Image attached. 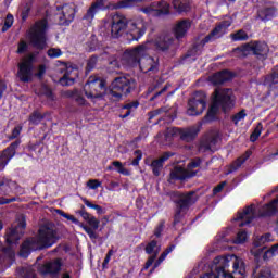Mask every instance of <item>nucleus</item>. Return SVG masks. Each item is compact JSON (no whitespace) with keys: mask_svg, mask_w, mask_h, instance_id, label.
<instances>
[{"mask_svg":"<svg viewBox=\"0 0 278 278\" xmlns=\"http://www.w3.org/2000/svg\"><path fill=\"white\" fill-rule=\"evenodd\" d=\"M216 251H218V245H208L188 278H194L195 275L203 273V270H207V268H210L211 273H205L200 278H244L247 276V265L244 264V260L235 254L217 256L213 260L211 266L207 267L212 253H216Z\"/></svg>","mask_w":278,"mask_h":278,"instance_id":"obj_1","label":"nucleus"},{"mask_svg":"<svg viewBox=\"0 0 278 278\" xmlns=\"http://www.w3.org/2000/svg\"><path fill=\"white\" fill-rule=\"evenodd\" d=\"M173 40L168 35H162L154 41L148 40L135 49L126 50L123 54L122 62L124 66L134 67L139 66L141 73H157V59L147 55L151 49L157 51H166L172 45Z\"/></svg>","mask_w":278,"mask_h":278,"instance_id":"obj_2","label":"nucleus"},{"mask_svg":"<svg viewBox=\"0 0 278 278\" xmlns=\"http://www.w3.org/2000/svg\"><path fill=\"white\" fill-rule=\"evenodd\" d=\"M126 31V38L128 42L140 40L144 34H147V22L142 16H136L127 18L118 13L112 16L111 34L113 38L123 36Z\"/></svg>","mask_w":278,"mask_h":278,"instance_id":"obj_3","label":"nucleus"},{"mask_svg":"<svg viewBox=\"0 0 278 278\" xmlns=\"http://www.w3.org/2000/svg\"><path fill=\"white\" fill-rule=\"evenodd\" d=\"M58 242V232L51 225H43L39 228L37 237L27 239L21 247V257H29L31 251H40V249H49Z\"/></svg>","mask_w":278,"mask_h":278,"instance_id":"obj_4","label":"nucleus"},{"mask_svg":"<svg viewBox=\"0 0 278 278\" xmlns=\"http://www.w3.org/2000/svg\"><path fill=\"white\" fill-rule=\"evenodd\" d=\"M25 227H27L25 217L20 216L15 224L7 231L5 242L9 244V248L0 249V266H2L3 269L10 268V266L14 264V257L16 254L14 253L12 245L16 244L18 240H21Z\"/></svg>","mask_w":278,"mask_h":278,"instance_id":"obj_5","label":"nucleus"},{"mask_svg":"<svg viewBox=\"0 0 278 278\" xmlns=\"http://www.w3.org/2000/svg\"><path fill=\"white\" fill-rule=\"evenodd\" d=\"M277 210L278 197L263 206H255L254 204H251L242 211H239L235 222L237 223L238 227H247V225H251L255 218H260L262 216H273L277 213Z\"/></svg>","mask_w":278,"mask_h":278,"instance_id":"obj_6","label":"nucleus"},{"mask_svg":"<svg viewBox=\"0 0 278 278\" xmlns=\"http://www.w3.org/2000/svg\"><path fill=\"white\" fill-rule=\"evenodd\" d=\"M236 105V97L231 89H216L213 97V103L207 112V121H214V116L218 113V110L223 112H229L233 110Z\"/></svg>","mask_w":278,"mask_h":278,"instance_id":"obj_7","label":"nucleus"},{"mask_svg":"<svg viewBox=\"0 0 278 278\" xmlns=\"http://www.w3.org/2000/svg\"><path fill=\"white\" fill-rule=\"evenodd\" d=\"M49 25L47 20L37 21L28 31V40L35 49H45L47 47V29Z\"/></svg>","mask_w":278,"mask_h":278,"instance_id":"obj_8","label":"nucleus"},{"mask_svg":"<svg viewBox=\"0 0 278 278\" xmlns=\"http://www.w3.org/2000/svg\"><path fill=\"white\" fill-rule=\"evenodd\" d=\"M135 89L136 80L127 77H118L112 81L110 92L114 101H121V99L127 97Z\"/></svg>","mask_w":278,"mask_h":278,"instance_id":"obj_9","label":"nucleus"},{"mask_svg":"<svg viewBox=\"0 0 278 278\" xmlns=\"http://www.w3.org/2000/svg\"><path fill=\"white\" fill-rule=\"evenodd\" d=\"M170 199L176 203V214L174 223H179L181 217L188 212V207L197 202L194 193H180L179 191H174L170 193Z\"/></svg>","mask_w":278,"mask_h":278,"instance_id":"obj_10","label":"nucleus"},{"mask_svg":"<svg viewBox=\"0 0 278 278\" xmlns=\"http://www.w3.org/2000/svg\"><path fill=\"white\" fill-rule=\"evenodd\" d=\"M200 166L201 159H194L188 164L187 169L179 166L174 167V170H172L169 175V184H175V181H184L189 179V177H194L197 172H192V169L199 168Z\"/></svg>","mask_w":278,"mask_h":278,"instance_id":"obj_11","label":"nucleus"},{"mask_svg":"<svg viewBox=\"0 0 278 278\" xmlns=\"http://www.w3.org/2000/svg\"><path fill=\"white\" fill-rule=\"evenodd\" d=\"M34 62H36V54H28L21 60L17 65V77L20 81L27 84L34 79Z\"/></svg>","mask_w":278,"mask_h":278,"instance_id":"obj_12","label":"nucleus"},{"mask_svg":"<svg viewBox=\"0 0 278 278\" xmlns=\"http://www.w3.org/2000/svg\"><path fill=\"white\" fill-rule=\"evenodd\" d=\"M87 99H101L105 94V81L98 77H90L84 86Z\"/></svg>","mask_w":278,"mask_h":278,"instance_id":"obj_13","label":"nucleus"},{"mask_svg":"<svg viewBox=\"0 0 278 278\" xmlns=\"http://www.w3.org/2000/svg\"><path fill=\"white\" fill-rule=\"evenodd\" d=\"M207 108V98L203 91H198L194 93L193 98L189 100L187 114L189 116H199L203 114Z\"/></svg>","mask_w":278,"mask_h":278,"instance_id":"obj_14","label":"nucleus"},{"mask_svg":"<svg viewBox=\"0 0 278 278\" xmlns=\"http://www.w3.org/2000/svg\"><path fill=\"white\" fill-rule=\"evenodd\" d=\"M139 12H142L147 16H162V14L170 13V4L164 0L152 2L150 5L140 8Z\"/></svg>","mask_w":278,"mask_h":278,"instance_id":"obj_15","label":"nucleus"},{"mask_svg":"<svg viewBox=\"0 0 278 278\" xmlns=\"http://www.w3.org/2000/svg\"><path fill=\"white\" fill-rule=\"evenodd\" d=\"M231 27V18H227L219 23L218 26H216L210 35H207L203 40L202 45H207V42H212V40H216L217 38H220L222 36H225L227 34V29Z\"/></svg>","mask_w":278,"mask_h":278,"instance_id":"obj_16","label":"nucleus"},{"mask_svg":"<svg viewBox=\"0 0 278 278\" xmlns=\"http://www.w3.org/2000/svg\"><path fill=\"white\" fill-rule=\"evenodd\" d=\"M60 270H62V260L60 258L48 261L45 264L38 266V271L43 276L50 275L53 277L58 275Z\"/></svg>","mask_w":278,"mask_h":278,"instance_id":"obj_17","label":"nucleus"},{"mask_svg":"<svg viewBox=\"0 0 278 278\" xmlns=\"http://www.w3.org/2000/svg\"><path fill=\"white\" fill-rule=\"evenodd\" d=\"M58 12L61 14L58 15L60 25H71L75 18V5L65 4L63 7H56Z\"/></svg>","mask_w":278,"mask_h":278,"instance_id":"obj_18","label":"nucleus"},{"mask_svg":"<svg viewBox=\"0 0 278 278\" xmlns=\"http://www.w3.org/2000/svg\"><path fill=\"white\" fill-rule=\"evenodd\" d=\"M273 235L266 233L261 237H256L254 239L253 245L251 248V254L254 255L256 260H260L264 253V248H262L263 244H266V242H273Z\"/></svg>","mask_w":278,"mask_h":278,"instance_id":"obj_19","label":"nucleus"},{"mask_svg":"<svg viewBox=\"0 0 278 278\" xmlns=\"http://www.w3.org/2000/svg\"><path fill=\"white\" fill-rule=\"evenodd\" d=\"M229 230L222 231L217 235V242H231L232 244H244L249 240V233L244 230H240L232 239L227 238Z\"/></svg>","mask_w":278,"mask_h":278,"instance_id":"obj_20","label":"nucleus"},{"mask_svg":"<svg viewBox=\"0 0 278 278\" xmlns=\"http://www.w3.org/2000/svg\"><path fill=\"white\" fill-rule=\"evenodd\" d=\"M243 53H253V55H261L264 58L268 55V45L266 42H250L245 45L242 49Z\"/></svg>","mask_w":278,"mask_h":278,"instance_id":"obj_21","label":"nucleus"},{"mask_svg":"<svg viewBox=\"0 0 278 278\" xmlns=\"http://www.w3.org/2000/svg\"><path fill=\"white\" fill-rule=\"evenodd\" d=\"M21 144V140H17L10 144L3 152L2 155H0V170H3L5 166L10 163V160L16 155V149H18V146Z\"/></svg>","mask_w":278,"mask_h":278,"instance_id":"obj_22","label":"nucleus"},{"mask_svg":"<svg viewBox=\"0 0 278 278\" xmlns=\"http://www.w3.org/2000/svg\"><path fill=\"white\" fill-rule=\"evenodd\" d=\"M160 251H162V245H160L157 243V241H151L147 244L146 247V253H148V255H152L148 258L143 270H149V268H151V266H153V262H155V258L157 257V254L160 253Z\"/></svg>","mask_w":278,"mask_h":278,"instance_id":"obj_23","label":"nucleus"},{"mask_svg":"<svg viewBox=\"0 0 278 278\" xmlns=\"http://www.w3.org/2000/svg\"><path fill=\"white\" fill-rule=\"evenodd\" d=\"M101 10H105V4H103V0H97L87 11L83 21L85 25H90L92 21H94V16L101 12Z\"/></svg>","mask_w":278,"mask_h":278,"instance_id":"obj_24","label":"nucleus"},{"mask_svg":"<svg viewBox=\"0 0 278 278\" xmlns=\"http://www.w3.org/2000/svg\"><path fill=\"white\" fill-rule=\"evenodd\" d=\"M218 142V136L211 135L201 140L199 151L200 153H207V151H216V143Z\"/></svg>","mask_w":278,"mask_h":278,"instance_id":"obj_25","label":"nucleus"},{"mask_svg":"<svg viewBox=\"0 0 278 278\" xmlns=\"http://www.w3.org/2000/svg\"><path fill=\"white\" fill-rule=\"evenodd\" d=\"M190 27H192V22L190 20H181L177 22L174 26V35L177 40L184 38V36H186L190 30Z\"/></svg>","mask_w":278,"mask_h":278,"instance_id":"obj_26","label":"nucleus"},{"mask_svg":"<svg viewBox=\"0 0 278 278\" xmlns=\"http://www.w3.org/2000/svg\"><path fill=\"white\" fill-rule=\"evenodd\" d=\"M201 131V125H194L189 128H184L179 130L181 140L185 142H190L197 138V135Z\"/></svg>","mask_w":278,"mask_h":278,"instance_id":"obj_27","label":"nucleus"},{"mask_svg":"<svg viewBox=\"0 0 278 278\" xmlns=\"http://www.w3.org/2000/svg\"><path fill=\"white\" fill-rule=\"evenodd\" d=\"M231 79H233V74L227 70L218 72L210 77V81L215 86L225 84V81H231Z\"/></svg>","mask_w":278,"mask_h":278,"instance_id":"obj_28","label":"nucleus"},{"mask_svg":"<svg viewBox=\"0 0 278 278\" xmlns=\"http://www.w3.org/2000/svg\"><path fill=\"white\" fill-rule=\"evenodd\" d=\"M75 72V67L66 65L63 73V77L59 79V84L61 86H73L75 84V78L72 77L73 73Z\"/></svg>","mask_w":278,"mask_h":278,"instance_id":"obj_29","label":"nucleus"},{"mask_svg":"<svg viewBox=\"0 0 278 278\" xmlns=\"http://www.w3.org/2000/svg\"><path fill=\"white\" fill-rule=\"evenodd\" d=\"M172 5L177 14L190 12V0H173Z\"/></svg>","mask_w":278,"mask_h":278,"instance_id":"obj_30","label":"nucleus"},{"mask_svg":"<svg viewBox=\"0 0 278 278\" xmlns=\"http://www.w3.org/2000/svg\"><path fill=\"white\" fill-rule=\"evenodd\" d=\"M16 188V182L8 178H0V194H10Z\"/></svg>","mask_w":278,"mask_h":278,"instance_id":"obj_31","label":"nucleus"},{"mask_svg":"<svg viewBox=\"0 0 278 278\" xmlns=\"http://www.w3.org/2000/svg\"><path fill=\"white\" fill-rule=\"evenodd\" d=\"M170 157L169 153H165L163 156H161L159 160H155L152 162V170L153 174L157 177L160 176V170H162V167L164 166V162Z\"/></svg>","mask_w":278,"mask_h":278,"instance_id":"obj_32","label":"nucleus"},{"mask_svg":"<svg viewBox=\"0 0 278 278\" xmlns=\"http://www.w3.org/2000/svg\"><path fill=\"white\" fill-rule=\"evenodd\" d=\"M144 0H122L117 2L113 8L114 10L129 9L138 7V3H142Z\"/></svg>","mask_w":278,"mask_h":278,"instance_id":"obj_33","label":"nucleus"},{"mask_svg":"<svg viewBox=\"0 0 278 278\" xmlns=\"http://www.w3.org/2000/svg\"><path fill=\"white\" fill-rule=\"evenodd\" d=\"M21 277L23 278H36V269L34 266H25L18 269Z\"/></svg>","mask_w":278,"mask_h":278,"instance_id":"obj_34","label":"nucleus"},{"mask_svg":"<svg viewBox=\"0 0 278 278\" xmlns=\"http://www.w3.org/2000/svg\"><path fill=\"white\" fill-rule=\"evenodd\" d=\"M276 84H278V68L274 71V73L265 78L264 85L273 88Z\"/></svg>","mask_w":278,"mask_h":278,"instance_id":"obj_35","label":"nucleus"},{"mask_svg":"<svg viewBox=\"0 0 278 278\" xmlns=\"http://www.w3.org/2000/svg\"><path fill=\"white\" fill-rule=\"evenodd\" d=\"M173 251H175V245H170L169 248H167L159 257V260L154 263V267L153 270H155V268H157V266H160V264H162V262H164V260H166V257H168L169 253H173Z\"/></svg>","mask_w":278,"mask_h":278,"instance_id":"obj_36","label":"nucleus"},{"mask_svg":"<svg viewBox=\"0 0 278 278\" xmlns=\"http://www.w3.org/2000/svg\"><path fill=\"white\" fill-rule=\"evenodd\" d=\"M140 160H142V151L137 150L134 152V159L131 160V162H126L125 166H139Z\"/></svg>","mask_w":278,"mask_h":278,"instance_id":"obj_37","label":"nucleus"},{"mask_svg":"<svg viewBox=\"0 0 278 278\" xmlns=\"http://www.w3.org/2000/svg\"><path fill=\"white\" fill-rule=\"evenodd\" d=\"M264 21H270L274 16H277V9L275 7L265 8L263 11Z\"/></svg>","mask_w":278,"mask_h":278,"instance_id":"obj_38","label":"nucleus"},{"mask_svg":"<svg viewBox=\"0 0 278 278\" xmlns=\"http://www.w3.org/2000/svg\"><path fill=\"white\" fill-rule=\"evenodd\" d=\"M263 129H264V126L262 125V123H258L256 125L254 131L250 136V141L251 142H256L257 138H260V136H262Z\"/></svg>","mask_w":278,"mask_h":278,"instance_id":"obj_39","label":"nucleus"},{"mask_svg":"<svg viewBox=\"0 0 278 278\" xmlns=\"http://www.w3.org/2000/svg\"><path fill=\"white\" fill-rule=\"evenodd\" d=\"M112 165L117 168V173H119V175H125V177H129V175H131V172H129L127 168H124L123 163L119 161H114Z\"/></svg>","mask_w":278,"mask_h":278,"instance_id":"obj_40","label":"nucleus"},{"mask_svg":"<svg viewBox=\"0 0 278 278\" xmlns=\"http://www.w3.org/2000/svg\"><path fill=\"white\" fill-rule=\"evenodd\" d=\"M275 255H278V243L274 244L269 250L265 251L263 260H270V257H275Z\"/></svg>","mask_w":278,"mask_h":278,"instance_id":"obj_41","label":"nucleus"},{"mask_svg":"<svg viewBox=\"0 0 278 278\" xmlns=\"http://www.w3.org/2000/svg\"><path fill=\"white\" fill-rule=\"evenodd\" d=\"M139 105L140 103L138 102H130L126 104L124 106V110H128V111L124 115H121V118H127V116H129V114H131V112H134V110H136Z\"/></svg>","mask_w":278,"mask_h":278,"instance_id":"obj_42","label":"nucleus"},{"mask_svg":"<svg viewBox=\"0 0 278 278\" xmlns=\"http://www.w3.org/2000/svg\"><path fill=\"white\" fill-rule=\"evenodd\" d=\"M83 202L87 207H90L91 210H96L97 214H105V210H103V207L97 204H92L91 202L88 201V199L83 198Z\"/></svg>","mask_w":278,"mask_h":278,"instance_id":"obj_43","label":"nucleus"},{"mask_svg":"<svg viewBox=\"0 0 278 278\" xmlns=\"http://www.w3.org/2000/svg\"><path fill=\"white\" fill-rule=\"evenodd\" d=\"M56 214H59V216H62L63 218H66V220H71V223H74V225H79V219L75 218V216L68 213H64V211L62 210H56Z\"/></svg>","mask_w":278,"mask_h":278,"instance_id":"obj_44","label":"nucleus"},{"mask_svg":"<svg viewBox=\"0 0 278 278\" xmlns=\"http://www.w3.org/2000/svg\"><path fill=\"white\" fill-rule=\"evenodd\" d=\"M244 118H247V111L241 110L240 112H238L231 117V121L235 125H238V123H240L241 121H244Z\"/></svg>","mask_w":278,"mask_h":278,"instance_id":"obj_45","label":"nucleus"},{"mask_svg":"<svg viewBox=\"0 0 278 278\" xmlns=\"http://www.w3.org/2000/svg\"><path fill=\"white\" fill-rule=\"evenodd\" d=\"M249 38V35L244 30H238L237 33L231 35V39L235 42H238L240 40H247Z\"/></svg>","mask_w":278,"mask_h":278,"instance_id":"obj_46","label":"nucleus"},{"mask_svg":"<svg viewBox=\"0 0 278 278\" xmlns=\"http://www.w3.org/2000/svg\"><path fill=\"white\" fill-rule=\"evenodd\" d=\"M12 25H14V16H12V14H9V15H7V17L4 20L2 33L5 34V31H8V29H10V27H12Z\"/></svg>","mask_w":278,"mask_h":278,"instance_id":"obj_47","label":"nucleus"},{"mask_svg":"<svg viewBox=\"0 0 278 278\" xmlns=\"http://www.w3.org/2000/svg\"><path fill=\"white\" fill-rule=\"evenodd\" d=\"M41 94L48 99V101H54L55 97L53 96V92L51 89L47 86L41 87Z\"/></svg>","mask_w":278,"mask_h":278,"instance_id":"obj_48","label":"nucleus"},{"mask_svg":"<svg viewBox=\"0 0 278 278\" xmlns=\"http://www.w3.org/2000/svg\"><path fill=\"white\" fill-rule=\"evenodd\" d=\"M254 278H273V271L268 267L262 268Z\"/></svg>","mask_w":278,"mask_h":278,"instance_id":"obj_49","label":"nucleus"},{"mask_svg":"<svg viewBox=\"0 0 278 278\" xmlns=\"http://www.w3.org/2000/svg\"><path fill=\"white\" fill-rule=\"evenodd\" d=\"M47 53H48V58H51V59L62 56V50L60 48H50Z\"/></svg>","mask_w":278,"mask_h":278,"instance_id":"obj_50","label":"nucleus"},{"mask_svg":"<svg viewBox=\"0 0 278 278\" xmlns=\"http://www.w3.org/2000/svg\"><path fill=\"white\" fill-rule=\"evenodd\" d=\"M29 121H30L31 125H39V123L42 121V115L38 112H34L30 115Z\"/></svg>","mask_w":278,"mask_h":278,"instance_id":"obj_51","label":"nucleus"},{"mask_svg":"<svg viewBox=\"0 0 278 278\" xmlns=\"http://www.w3.org/2000/svg\"><path fill=\"white\" fill-rule=\"evenodd\" d=\"M87 187L89 190H97V188H101V181L97 179H90L87 181Z\"/></svg>","mask_w":278,"mask_h":278,"instance_id":"obj_52","label":"nucleus"},{"mask_svg":"<svg viewBox=\"0 0 278 278\" xmlns=\"http://www.w3.org/2000/svg\"><path fill=\"white\" fill-rule=\"evenodd\" d=\"M250 156H251V152H247L244 156L239 157L235 162L236 168H240V166L243 165L247 162V160H249Z\"/></svg>","mask_w":278,"mask_h":278,"instance_id":"obj_53","label":"nucleus"},{"mask_svg":"<svg viewBox=\"0 0 278 278\" xmlns=\"http://www.w3.org/2000/svg\"><path fill=\"white\" fill-rule=\"evenodd\" d=\"M23 131V126H16L13 130L11 136L9 137L10 140H14L21 136V132Z\"/></svg>","mask_w":278,"mask_h":278,"instance_id":"obj_54","label":"nucleus"},{"mask_svg":"<svg viewBox=\"0 0 278 278\" xmlns=\"http://www.w3.org/2000/svg\"><path fill=\"white\" fill-rule=\"evenodd\" d=\"M97 66V56H91L87 62V71L90 72Z\"/></svg>","mask_w":278,"mask_h":278,"instance_id":"obj_55","label":"nucleus"},{"mask_svg":"<svg viewBox=\"0 0 278 278\" xmlns=\"http://www.w3.org/2000/svg\"><path fill=\"white\" fill-rule=\"evenodd\" d=\"M87 223L90 225V227H92V229H99V220L94 216L91 215Z\"/></svg>","mask_w":278,"mask_h":278,"instance_id":"obj_56","label":"nucleus"},{"mask_svg":"<svg viewBox=\"0 0 278 278\" xmlns=\"http://www.w3.org/2000/svg\"><path fill=\"white\" fill-rule=\"evenodd\" d=\"M28 47L29 46H27V42L21 41L18 43L17 53H25V51H27Z\"/></svg>","mask_w":278,"mask_h":278,"instance_id":"obj_57","label":"nucleus"},{"mask_svg":"<svg viewBox=\"0 0 278 278\" xmlns=\"http://www.w3.org/2000/svg\"><path fill=\"white\" fill-rule=\"evenodd\" d=\"M164 231V223L159 224V226L154 230V236L156 238H160L162 236V232Z\"/></svg>","mask_w":278,"mask_h":278,"instance_id":"obj_58","label":"nucleus"},{"mask_svg":"<svg viewBox=\"0 0 278 278\" xmlns=\"http://www.w3.org/2000/svg\"><path fill=\"white\" fill-rule=\"evenodd\" d=\"M78 214H80L81 218H84V220H86L87 223L91 219L92 215H90V213L86 212L85 210H80L78 212Z\"/></svg>","mask_w":278,"mask_h":278,"instance_id":"obj_59","label":"nucleus"},{"mask_svg":"<svg viewBox=\"0 0 278 278\" xmlns=\"http://www.w3.org/2000/svg\"><path fill=\"white\" fill-rule=\"evenodd\" d=\"M112 255H114V251L110 250L104 258L103 262V268H105L108 266V264H110V260H112Z\"/></svg>","mask_w":278,"mask_h":278,"instance_id":"obj_60","label":"nucleus"},{"mask_svg":"<svg viewBox=\"0 0 278 278\" xmlns=\"http://www.w3.org/2000/svg\"><path fill=\"white\" fill-rule=\"evenodd\" d=\"M225 186H227V182H225V181L219 184L217 187H215L213 189V193L218 194V192H222V190H223V188H225Z\"/></svg>","mask_w":278,"mask_h":278,"instance_id":"obj_61","label":"nucleus"},{"mask_svg":"<svg viewBox=\"0 0 278 278\" xmlns=\"http://www.w3.org/2000/svg\"><path fill=\"white\" fill-rule=\"evenodd\" d=\"M78 227H80V229H84V231H86L87 235H89L91 231L94 230V228L88 227V226L81 224L80 222H79V224H78Z\"/></svg>","mask_w":278,"mask_h":278,"instance_id":"obj_62","label":"nucleus"},{"mask_svg":"<svg viewBox=\"0 0 278 278\" xmlns=\"http://www.w3.org/2000/svg\"><path fill=\"white\" fill-rule=\"evenodd\" d=\"M13 201H16V198H11V199L0 198V205H5L8 203H13Z\"/></svg>","mask_w":278,"mask_h":278,"instance_id":"obj_63","label":"nucleus"},{"mask_svg":"<svg viewBox=\"0 0 278 278\" xmlns=\"http://www.w3.org/2000/svg\"><path fill=\"white\" fill-rule=\"evenodd\" d=\"M45 73H47V67H45V65H40L38 67L37 77H42L45 75Z\"/></svg>","mask_w":278,"mask_h":278,"instance_id":"obj_64","label":"nucleus"}]
</instances>
